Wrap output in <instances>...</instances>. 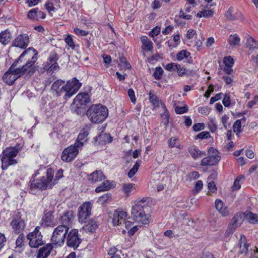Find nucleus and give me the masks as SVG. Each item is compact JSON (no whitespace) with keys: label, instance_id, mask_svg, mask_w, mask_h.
<instances>
[{"label":"nucleus","instance_id":"obj_1","mask_svg":"<svg viewBox=\"0 0 258 258\" xmlns=\"http://www.w3.org/2000/svg\"><path fill=\"white\" fill-rule=\"evenodd\" d=\"M38 52L34 48L30 47L25 50L20 55L17 60V64L19 62H22L23 58L27 60L26 63L23 65L21 68H16L15 73L18 75V77H21L25 74L29 76H32L36 71V68L35 66V62L37 59Z\"/></svg>","mask_w":258,"mask_h":258},{"label":"nucleus","instance_id":"obj_25","mask_svg":"<svg viewBox=\"0 0 258 258\" xmlns=\"http://www.w3.org/2000/svg\"><path fill=\"white\" fill-rule=\"evenodd\" d=\"M42 225L45 226H54L53 223V216L50 212H48L44 214L42 218Z\"/></svg>","mask_w":258,"mask_h":258},{"label":"nucleus","instance_id":"obj_21","mask_svg":"<svg viewBox=\"0 0 258 258\" xmlns=\"http://www.w3.org/2000/svg\"><path fill=\"white\" fill-rule=\"evenodd\" d=\"M105 178V175L101 170H96L89 175L88 180L91 183H96L102 181Z\"/></svg>","mask_w":258,"mask_h":258},{"label":"nucleus","instance_id":"obj_60","mask_svg":"<svg viewBox=\"0 0 258 258\" xmlns=\"http://www.w3.org/2000/svg\"><path fill=\"white\" fill-rule=\"evenodd\" d=\"M127 94L130 98V99L133 103H135L136 102V98L135 95V92L133 89H130L128 90Z\"/></svg>","mask_w":258,"mask_h":258},{"label":"nucleus","instance_id":"obj_38","mask_svg":"<svg viewBox=\"0 0 258 258\" xmlns=\"http://www.w3.org/2000/svg\"><path fill=\"white\" fill-rule=\"evenodd\" d=\"M214 14V12L212 10H205L200 11L197 15V17L202 18L204 17L205 18H208L212 17Z\"/></svg>","mask_w":258,"mask_h":258},{"label":"nucleus","instance_id":"obj_34","mask_svg":"<svg viewBox=\"0 0 258 258\" xmlns=\"http://www.w3.org/2000/svg\"><path fill=\"white\" fill-rule=\"evenodd\" d=\"M72 109L74 112L78 115L84 114L86 112V106L82 105H77V104L74 103Z\"/></svg>","mask_w":258,"mask_h":258},{"label":"nucleus","instance_id":"obj_59","mask_svg":"<svg viewBox=\"0 0 258 258\" xmlns=\"http://www.w3.org/2000/svg\"><path fill=\"white\" fill-rule=\"evenodd\" d=\"M74 32L76 34H77L78 35L83 36H87L88 34V31L81 30L78 28H75L74 29Z\"/></svg>","mask_w":258,"mask_h":258},{"label":"nucleus","instance_id":"obj_19","mask_svg":"<svg viewBox=\"0 0 258 258\" xmlns=\"http://www.w3.org/2000/svg\"><path fill=\"white\" fill-rule=\"evenodd\" d=\"M215 208L221 214L223 217L228 216L230 214L228 208L225 206L223 202L217 199L215 202Z\"/></svg>","mask_w":258,"mask_h":258},{"label":"nucleus","instance_id":"obj_7","mask_svg":"<svg viewBox=\"0 0 258 258\" xmlns=\"http://www.w3.org/2000/svg\"><path fill=\"white\" fill-rule=\"evenodd\" d=\"M10 225L13 231L16 234H20L23 232L26 227L25 220L22 217L21 212L17 211L12 217Z\"/></svg>","mask_w":258,"mask_h":258},{"label":"nucleus","instance_id":"obj_9","mask_svg":"<svg viewBox=\"0 0 258 258\" xmlns=\"http://www.w3.org/2000/svg\"><path fill=\"white\" fill-rule=\"evenodd\" d=\"M40 229L39 226H37L33 232L27 235V238L29 240V244L31 247H37L44 244Z\"/></svg>","mask_w":258,"mask_h":258},{"label":"nucleus","instance_id":"obj_42","mask_svg":"<svg viewBox=\"0 0 258 258\" xmlns=\"http://www.w3.org/2000/svg\"><path fill=\"white\" fill-rule=\"evenodd\" d=\"M149 99L150 102L154 107H157L159 105L158 98L150 91L149 94Z\"/></svg>","mask_w":258,"mask_h":258},{"label":"nucleus","instance_id":"obj_57","mask_svg":"<svg viewBox=\"0 0 258 258\" xmlns=\"http://www.w3.org/2000/svg\"><path fill=\"white\" fill-rule=\"evenodd\" d=\"M133 187L132 183L124 184L123 186V190L124 193L128 195L132 191Z\"/></svg>","mask_w":258,"mask_h":258},{"label":"nucleus","instance_id":"obj_20","mask_svg":"<svg viewBox=\"0 0 258 258\" xmlns=\"http://www.w3.org/2000/svg\"><path fill=\"white\" fill-rule=\"evenodd\" d=\"M220 160V156H208L207 157L204 158L201 163V165L205 166H213L216 165Z\"/></svg>","mask_w":258,"mask_h":258},{"label":"nucleus","instance_id":"obj_63","mask_svg":"<svg viewBox=\"0 0 258 258\" xmlns=\"http://www.w3.org/2000/svg\"><path fill=\"white\" fill-rule=\"evenodd\" d=\"M235 229H235L234 227H233V226H232V225H229L228 226V228L225 232V235L227 237L230 236L234 233Z\"/></svg>","mask_w":258,"mask_h":258},{"label":"nucleus","instance_id":"obj_46","mask_svg":"<svg viewBox=\"0 0 258 258\" xmlns=\"http://www.w3.org/2000/svg\"><path fill=\"white\" fill-rule=\"evenodd\" d=\"M241 120H236L233 125V129L234 133H235L237 135L241 132Z\"/></svg>","mask_w":258,"mask_h":258},{"label":"nucleus","instance_id":"obj_50","mask_svg":"<svg viewBox=\"0 0 258 258\" xmlns=\"http://www.w3.org/2000/svg\"><path fill=\"white\" fill-rule=\"evenodd\" d=\"M66 43L72 48H74L75 44L71 35H68L64 39Z\"/></svg>","mask_w":258,"mask_h":258},{"label":"nucleus","instance_id":"obj_39","mask_svg":"<svg viewBox=\"0 0 258 258\" xmlns=\"http://www.w3.org/2000/svg\"><path fill=\"white\" fill-rule=\"evenodd\" d=\"M89 134V132L88 130H83L78 135L77 142H83V141L87 142L88 140V136Z\"/></svg>","mask_w":258,"mask_h":258},{"label":"nucleus","instance_id":"obj_6","mask_svg":"<svg viewBox=\"0 0 258 258\" xmlns=\"http://www.w3.org/2000/svg\"><path fill=\"white\" fill-rule=\"evenodd\" d=\"M83 145V142H76L74 145L64 149L61 154L62 160L66 162H71L78 154L79 148Z\"/></svg>","mask_w":258,"mask_h":258},{"label":"nucleus","instance_id":"obj_4","mask_svg":"<svg viewBox=\"0 0 258 258\" xmlns=\"http://www.w3.org/2000/svg\"><path fill=\"white\" fill-rule=\"evenodd\" d=\"M54 175V171L50 168L47 169L46 176L40 179H33L30 181V189L32 192L34 189L45 190L47 188H51L56 184L55 181L52 182Z\"/></svg>","mask_w":258,"mask_h":258},{"label":"nucleus","instance_id":"obj_17","mask_svg":"<svg viewBox=\"0 0 258 258\" xmlns=\"http://www.w3.org/2000/svg\"><path fill=\"white\" fill-rule=\"evenodd\" d=\"M112 141V137L109 134L101 132L97 137L94 138V143L98 142L100 145L110 143Z\"/></svg>","mask_w":258,"mask_h":258},{"label":"nucleus","instance_id":"obj_18","mask_svg":"<svg viewBox=\"0 0 258 258\" xmlns=\"http://www.w3.org/2000/svg\"><path fill=\"white\" fill-rule=\"evenodd\" d=\"M53 246L52 244L48 243L40 248L37 255V258H47L52 250Z\"/></svg>","mask_w":258,"mask_h":258},{"label":"nucleus","instance_id":"obj_33","mask_svg":"<svg viewBox=\"0 0 258 258\" xmlns=\"http://www.w3.org/2000/svg\"><path fill=\"white\" fill-rule=\"evenodd\" d=\"M111 188L112 186L110 181L105 180L96 188L95 191L96 192H100L101 191L108 190Z\"/></svg>","mask_w":258,"mask_h":258},{"label":"nucleus","instance_id":"obj_2","mask_svg":"<svg viewBox=\"0 0 258 258\" xmlns=\"http://www.w3.org/2000/svg\"><path fill=\"white\" fill-rule=\"evenodd\" d=\"M64 83V81L57 80L54 82L51 85L52 90L56 92L57 96H60L63 92L65 94L63 98L66 99L71 97L74 94L79 90L82 85L78 80L74 78L71 81H69L67 83L63 86L60 90L59 87Z\"/></svg>","mask_w":258,"mask_h":258},{"label":"nucleus","instance_id":"obj_30","mask_svg":"<svg viewBox=\"0 0 258 258\" xmlns=\"http://www.w3.org/2000/svg\"><path fill=\"white\" fill-rule=\"evenodd\" d=\"M141 40L142 43V48L143 49L149 51L152 50L153 48V43L147 36H142Z\"/></svg>","mask_w":258,"mask_h":258},{"label":"nucleus","instance_id":"obj_12","mask_svg":"<svg viewBox=\"0 0 258 258\" xmlns=\"http://www.w3.org/2000/svg\"><path fill=\"white\" fill-rule=\"evenodd\" d=\"M81 241L82 239L78 235V230L76 229L71 230L67 239V245L76 249L79 246Z\"/></svg>","mask_w":258,"mask_h":258},{"label":"nucleus","instance_id":"obj_55","mask_svg":"<svg viewBox=\"0 0 258 258\" xmlns=\"http://www.w3.org/2000/svg\"><path fill=\"white\" fill-rule=\"evenodd\" d=\"M208 127L211 132H215L217 129V126L214 119H211L208 124Z\"/></svg>","mask_w":258,"mask_h":258},{"label":"nucleus","instance_id":"obj_48","mask_svg":"<svg viewBox=\"0 0 258 258\" xmlns=\"http://www.w3.org/2000/svg\"><path fill=\"white\" fill-rule=\"evenodd\" d=\"M25 239L24 235L21 233L16 241V247H21L22 246L23 241Z\"/></svg>","mask_w":258,"mask_h":258},{"label":"nucleus","instance_id":"obj_26","mask_svg":"<svg viewBox=\"0 0 258 258\" xmlns=\"http://www.w3.org/2000/svg\"><path fill=\"white\" fill-rule=\"evenodd\" d=\"M20 149L17 147L7 148L3 151L2 155L5 156L14 158L18 154Z\"/></svg>","mask_w":258,"mask_h":258},{"label":"nucleus","instance_id":"obj_23","mask_svg":"<svg viewBox=\"0 0 258 258\" xmlns=\"http://www.w3.org/2000/svg\"><path fill=\"white\" fill-rule=\"evenodd\" d=\"M188 151L190 154L191 156L196 160L203 156L206 155L205 152L201 151L196 146H191L188 148Z\"/></svg>","mask_w":258,"mask_h":258},{"label":"nucleus","instance_id":"obj_53","mask_svg":"<svg viewBox=\"0 0 258 258\" xmlns=\"http://www.w3.org/2000/svg\"><path fill=\"white\" fill-rule=\"evenodd\" d=\"M210 137V133L208 132H202L198 134L195 138V139H207Z\"/></svg>","mask_w":258,"mask_h":258},{"label":"nucleus","instance_id":"obj_32","mask_svg":"<svg viewBox=\"0 0 258 258\" xmlns=\"http://www.w3.org/2000/svg\"><path fill=\"white\" fill-rule=\"evenodd\" d=\"M246 45L249 50H253L258 49V41L249 35L246 37Z\"/></svg>","mask_w":258,"mask_h":258},{"label":"nucleus","instance_id":"obj_3","mask_svg":"<svg viewBox=\"0 0 258 258\" xmlns=\"http://www.w3.org/2000/svg\"><path fill=\"white\" fill-rule=\"evenodd\" d=\"M89 120L93 123H99L104 121L108 116V109L101 104H93L86 111Z\"/></svg>","mask_w":258,"mask_h":258},{"label":"nucleus","instance_id":"obj_37","mask_svg":"<svg viewBox=\"0 0 258 258\" xmlns=\"http://www.w3.org/2000/svg\"><path fill=\"white\" fill-rule=\"evenodd\" d=\"M248 221L251 224L258 223V215L249 212L245 216Z\"/></svg>","mask_w":258,"mask_h":258},{"label":"nucleus","instance_id":"obj_29","mask_svg":"<svg viewBox=\"0 0 258 258\" xmlns=\"http://www.w3.org/2000/svg\"><path fill=\"white\" fill-rule=\"evenodd\" d=\"M11 34L8 29L0 33V42L4 45L7 44L11 39Z\"/></svg>","mask_w":258,"mask_h":258},{"label":"nucleus","instance_id":"obj_45","mask_svg":"<svg viewBox=\"0 0 258 258\" xmlns=\"http://www.w3.org/2000/svg\"><path fill=\"white\" fill-rule=\"evenodd\" d=\"M58 59V56L57 54L55 52H52L50 54L47 63L48 65H49L52 63L56 62Z\"/></svg>","mask_w":258,"mask_h":258},{"label":"nucleus","instance_id":"obj_51","mask_svg":"<svg viewBox=\"0 0 258 258\" xmlns=\"http://www.w3.org/2000/svg\"><path fill=\"white\" fill-rule=\"evenodd\" d=\"M188 108L186 106L183 107L176 106L175 108V111L177 114H183L187 111Z\"/></svg>","mask_w":258,"mask_h":258},{"label":"nucleus","instance_id":"obj_43","mask_svg":"<svg viewBox=\"0 0 258 258\" xmlns=\"http://www.w3.org/2000/svg\"><path fill=\"white\" fill-rule=\"evenodd\" d=\"M190 55V52L185 50H182L176 54V58L178 60L180 61L184 58H187Z\"/></svg>","mask_w":258,"mask_h":258},{"label":"nucleus","instance_id":"obj_44","mask_svg":"<svg viewBox=\"0 0 258 258\" xmlns=\"http://www.w3.org/2000/svg\"><path fill=\"white\" fill-rule=\"evenodd\" d=\"M178 68H180V64L174 62L167 63L165 67V70L169 72L177 71Z\"/></svg>","mask_w":258,"mask_h":258},{"label":"nucleus","instance_id":"obj_40","mask_svg":"<svg viewBox=\"0 0 258 258\" xmlns=\"http://www.w3.org/2000/svg\"><path fill=\"white\" fill-rule=\"evenodd\" d=\"M120 251L115 247H111L108 251V254L110 255L109 258H121L120 256Z\"/></svg>","mask_w":258,"mask_h":258},{"label":"nucleus","instance_id":"obj_58","mask_svg":"<svg viewBox=\"0 0 258 258\" xmlns=\"http://www.w3.org/2000/svg\"><path fill=\"white\" fill-rule=\"evenodd\" d=\"M205 127L204 123H197L194 124L192 126L193 130L195 132H199L202 130H204Z\"/></svg>","mask_w":258,"mask_h":258},{"label":"nucleus","instance_id":"obj_24","mask_svg":"<svg viewBox=\"0 0 258 258\" xmlns=\"http://www.w3.org/2000/svg\"><path fill=\"white\" fill-rule=\"evenodd\" d=\"M2 160V168L3 170H6L11 165H14L17 163L16 159L10 157L5 156L2 155L1 158Z\"/></svg>","mask_w":258,"mask_h":258},{"label":"nucleus","instance_id":"obj_52","mask_svg":"<svg viewBox=\"0 0 258 258\" xmlns=\"http://www.w3.org/2000/svg\"><path fill=\"white\" fill-rule=\"evenodd\" d=\"M177 71L178 76L180 77H182L184 75H189L191 73V71L189 70H186L185 69L181 68L180 66V68H178Z\"/></svg>","mask_w":258,"mask_h":258},{"label":"nucleus","instance_id":"obj_36","mask_svg":"<svg viewBox=\"0 0 258 258\" xmlns=\"http://www.w3.org/2000/svg\"><path fill=\"white\" fill-rule=\"evenodd\" d=\"M162 105L164 109V111L163 113L161 115V117L162 118V122L165 125L167 126L169 122V112L164 103Z\"/></svg>","mask_w":258,"mask_h":258},{"label":"nucleus","instance_id":"obj_10","mask_svg":"<svg viewBox=\"0 0 258 258\" xmlns=\"http://www.w3.org/2000/svg\"><path fill=\"white\" fill-rule=\"evenodd\" d=\"M92 204L90 202H86L78 208V216L79 222H86L91 215Z\"/></svg>","mask_w":258,"mask_h":258},{"label":"nucleus","instance_id":"obj_16","mask_svg":"<svg viewBox=\"0 0 258 258\" xmlns=\"http://www.w3.org/2000/svg\"><path fill=\"white\" fill-rule=\"evenodd\" d=\"M127 215V213L123 211H115L113 213L112 222L114 226L121 224L122 222L125 221V218Z\"/></svg>","mask_w":258,"mask_h":258},{"label":"nucleus","instance_id":"obj_64","mask_svg":"<svg viewBox=\"0 0 258 258\" xmlns=\"http://www.w3.org/2000/svg\"><path fill=\"white\" fill-rule=\"evenodd\" d=\"M258 102V95H255L253 98V99L250 101H249L247 105V107L249 108H252L257 102Z\"/></svg>","mask_w":258,"mask_h":258},{"label":"nucleus","instance_id":"obj_13","mask_svg":"<svg viewBox=\"0 0 258 258\" xmlns=\"http://www.w3.org/2000/svg\"><path fill=\"white\" fill-rule=\"evenodd\" d=\"M29 43V37L27 34H19L14 40L13 45L20 48H26Z\"/></svg>","mask_w":258,"mask_h":258},{"label":"nucleus","instance_id":"obj_31","mask_svg":"<svg viewBox=\"0 0 258 258\" xmlns=\"http://www.w3.org/2000/svg\"><path fill=\"white\" fill-rule=\"evenodd\" d=\"M239 246L240 249V253H246L248 251L249 245L247 243L246 237L244 235H241L239 241Z\"/></svg>","mask_w":258,"mask_h":258},{"label":"nucleus","instance_id":"obj_15","mask_svg":"<svg viewBox=\"0 0 258 258\" xmlns=\"http://www.w3.org/2000/svg\"><path fill=\"white\" fill-rule=\"evenodd\" d=\"M74 218V212L70 210L66 212L59 219L60 222L62 224L61 226L68 227L69 229L71 226V223Z\"/></svg>","mask_w":258,"mask_h":258},{"label":"nucleus","instance_id":"obj_62","mask_svg":"<svg viewBox=\"0 0 258 258\" xmlns=\"http://www.w3.org/2000/svg\"><path fill=\"white\" fill-rule=\"evenodd\" d=\"M63 176V170L61 169H59L57 172L56 173L55 175V178L53 179L52 182L55 181L56 183L57 182V180L62 178Z\"/></svg>","mask_w":258,"mask_h":258},{"label":"nucleus","instance_id":"obj_54","mask_svg":"<svg viewBox=\"0 0 258 258\" xmlns=\"http://www.w3.org/2000/svg\"><path fill=\"white\" fill-rule=\"evenodd\" d=\"M224 63L225 66L232 67L234 63V60L232 57L230 56L225 57L224 59Z\"/></svg>","mask_w":258,"mask_h":258},{"label":"nucleus","instance_id":"obj_27","mask_svg":"<svg viewBox=\"0 0 258 258\" xmlns=\"http://www.w3.org/2000/svg\"><path fill=\"white\" fill-rule=\"evenodd\" d=\"M98 223L96 219L93 218L90 220L88 223L83 226V228L87 232H93L98 228Z\"/></svg>","mask_w":258,"mask_h":258},{"label":"nucleus","instance_id":"obj_14","mask_svg":"<svg viewBox=\"0 0 258 258\" xmlns=\"http://www.w3.org/2000/svg\"><path fill=\"white\" fill-rule=\"evenodd\" d=\"M90 101V97L88 93H80L74 99L73 103L77 104V105H82L86 106Z\"/></svg>","mask_w":258,"mask_h":258},{"label":"nucleus","instance_id":"obj_41","mask_svg":"<svg viewBox=\"0 0 258 258\" xmlns=\"http://www.w3.org/2000/svg\"><path fill=\"white\" fill-rule=\"evenodd\" d=\"M163 70L161 67H156L153 73V77L156 80H159L162 78Z\"/></svg>","mask_w":258,"mask_h":258},{"label":"nucleus","instance_id":"obj_22","mask_svg":"<svg viewBox=\"0 0 258 258\" xmlns=\"http://www.w3.org/2000/svg\"><path fill=\"white\" fill-rule=\"evenodd\" d=\"M243 214L241 212H238L235 214L231 220L229 225H232L235 229L241 225L243 221Z\"/></svg>","mask_w":258,"mask_h":258},{"label":"nucleus","instance_id":"obj_8","mask_svg":"<svg viewBox=\"0 0 258 258\" xmlns=\"http://www.w3.org/2000/svg\"><path fill=\"white\" fill-rule=\"evenodd\" d=\"M68 230V227L65 226L59 225L55 228L51 238L53 244L58 245L62 244L64 241Z\"/></svg>","mask_w":258,"mask_h":258},{"label":"nucleus","instance_id":"obj_28","mask_svg":"<svg viewBox=\"0 0 258 258\" xmlns=\"http://www.w3.org/2000/svg\"><path fill=\"white\" fill-rule=\"evenodd\" d=\"M235 11L233 7H230L225 14L226 18L229 20H234L238 19L240 16L241 14L236 12Z\"/></svg>","mask_w":258,"mask_h":258},{"label":"nucleus","instance_id":"obj_47","mask_svg":"<svg viewBox=\"0 0 258 258\" xmlns=\"http://www.w3.org/2000/svg\"><path fill=\"white\" fill-rule=\"evenodd\" d=\"M37 8L33 9L28 12L27 17L33 21L37 20Z\"/></svg>","mask_w":258,"mask_h":258},{"label":"nucleus","instance_id":"obj_5","mask_svg":"<svg viewBox=\"0 0 258 258\" xmlns=\"http://www.w3.org/2000/svg\"><path fill=\"white\" fill-rule=\"evenodd\" d=\"M147 207L146 201L142 199L138 201L132 209V217L139 224L146 225L149 223L148 215L145 214V208Z\"/></svg>","mask_w":258,"mask_h":258},{"label":"nucleus","instance_id":"obj_35","mask_svg":"<svg viewBox=\"0 0 258 258\" xmlns=\"http://www.w3.org/2000/svg\"><path fill=\"white\" fill-rule=\"evenodd\" d=\"M240 38L237 34L234 35H231L228 38V42L230 46L232 47H236L239 45Z\"/></svg>","mask_w":258,"mask_h":258},{"label":"nucleus","instance_id":"obj_56","mask_svg":"<svg viewBox=\"0 0 258 258\" xmlns=\"http://www.w3.org/2000/svg\"><path fill=\"white\" fill-rule=\"evenodd\" d=\"M49 66H50V67L48 69V71L49 73L51 72H52V73H53L54 71H57L59 69V67L56 62L52 63L51 64H50Z\"/></svg>","mask_w":258,"mask_h":258},{"label":"nucleus","instance_id":"obj_61","mask_svg":"<svg viewBox=\"0 0 258 258\" xmlns=\"http://www.w3.org/2000/svg\"><path fill=\"white\" fill-rule=\"evenodd\" d=\"M233 76L232 75H223L222 77V79L225 82L226 84L227 85L231 84L233 82Z\"/></svg>","mask_w":258,"mask_h":258},{"label":"nucleus","instance_id":"obj_49","mask_svg":"<svg viewBox=\"0 0 258 258\" xmlns=\"http://www.w3.org/2000/svg\"><path fill=\"white\" fill-rule=\"evenodd\" d=\"M244 179L243 177H237L235 180H234L233 185V189L236 190H238L240 187L241 185L240 183V181L241 179Z\"/></svg>","mask_w":258,"mask_h":258},{"label":"nucleus","instance_id":"obj_11","mask_svg":"<svg viewBox=\"0 0 258 258\" xmlns=\"http://www.w3.org/2000/svg\"><path fill=\"white\" fill-rule=\"evenodd\" d=\"M17 62H14L11 66L9 70L4 75L3 78L4 81L9 85H13L15 81L20 78L15 73L16 70Z\"/></svg>","mask_w":258,"mask_h":258}]
</instances>
